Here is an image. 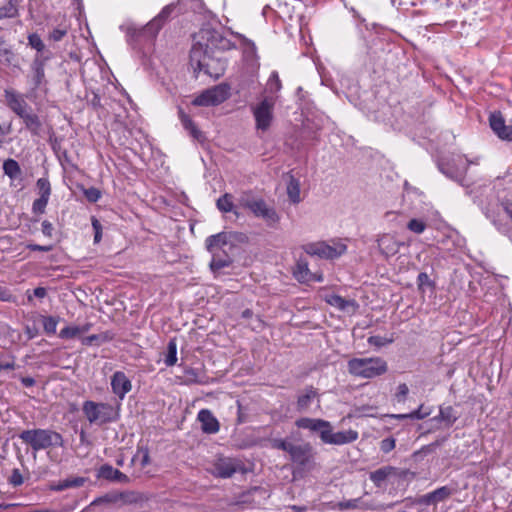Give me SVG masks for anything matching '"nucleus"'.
Masks as SVG:
<instances>
[{"instance_id": "nucleus-53", "label": "nucleus", "mask_w": 512, "mask_h": 512, "mask_svg": "<svg viewBox=\"0 0 512 512\" xmlns=\"http://www.w3.org/2000/svg\"><path fill=\"white\" fill-rule=\"evenodd\" d=\"M8 482L14 486H20L23 484L24 479L19 469L15 468L12 470L11 476L8 479Z\"/></svg>"}, {"instance_id": "nucleus-31", "label": "nucleus", "mask_w": 512, "mask_h": 512, "mask_svg": "<svg viewBox=\"0 0 512 512\" xmlns=\"http://www.w3.org/2000/svg\"><path fill=\"white\" fill-rule=\"evenodd\" d=\"M117 499L122 505H131L143 501L144 497L137 491H123L117 492Z\"/></svg>"}, {"instance_id": "nucleus-58", "label": "nucleus", "mask_w": 512, "mask_h": 512, "mask_svg": "<svg viewBox=\"0 0 512 512\" xmlns=\"http://www.w3.org/2000/svg\"><path fill=\"white\" fill-rule=\"evenodd\" d=\"M15 360L13 356H10L8 360L1 359L0 360V371L3 370H14L15 369Z\"/></svg>"}, {"instance_id": "nucleus-19", "label": "nucleus", "mask_w": 512, "mask_h": 512, "mask_svg": "<svg viewBox=\"0 0 512 512\" xmlns=\"http://www.w3.org/2000/svg\"><path fill=\"white\" fill-rule=\"evenodd\" d=\"M112 392L123 400L132 389V383L122 371H116L111 377Z\"/></svg>"}, {"instance_id": "nucleus-29", "label": "nucleus", "mask_w": 512, "mask_h": 512, "mask_svg": "<svg viewBox=\"0 0 512 512\" xmlns=\"http://www.w3.org/2000/svg\"><path fill=\"white\" fill-rule=\"evenodd\" d=\"M205 34L211 35L210 44H206L207 47L211 46L213 48L228 50L232 48V43L230 40L224 38L221 34L216 31L206 30Z\"/></svg>"}, {"instance_id": "nucleus-18", "label": "nucleus", "mask_w": 512, "mask_h": 512, "mask_svg": "<svg viewBox=\"0 0 512 512\" xmlns=\"http://www.w3.org/2000/svg\"><path fill=\"white\" fill-rule=\"evenodd\" d=\"M295 424L298 428L319 433L322 442L324 437H326L327 429L330 428V422L323 419L300 418Z\"/></svg>"}, {"instance_id": "nucleus-13", "label": "nucleus", "mask_w": 512, "mask_h": 512, "mask_svg": "<svg viewBox=\"0 0 512 512\" xmlns=\"http://www.w3.org/2000/svg\"><path fill=\"white\" fill-rule=\"evenodd\" d=\"M242 470L241 461L230 457H219L213 463L211 473L219 478H230Z\"/></svg>"}, {"instance_id": "nucleus-48", "label": "nucleus", "mask_w": 512, "mask_h": 512, "mask_svg": "<svg viewBox=\"0 0 512 512\" xmlns=\"http://www.w3.org/2000/svg\"><path fill=\"white\" fill-rule=\"evenodd\" d=\"M328 303L341 310H345L346 307L351 303L339 295H332L328 300Z\"/></svg>"}, {"instance_id": "nucleus-25", "label": "nucleus", "mask_w": 512, "mask_h": 512, "mask_svg": "<svg viewBox=\"0 0 512 512\" xmlns=\"http://www.w3.org/2000/svg\"><path fill=\"white\" fill-rule=\"evenodd\" d=\"M23 123L25 124V128L30 131V133L34 136H38L42 127V123L37 114L32 111V108L20 116Z\"/></svg>"}, {"instance_id": "nucleus-45", "label": "nucleus", "mask_w": 512, "mask_h": 512, "mask_svg": "<svg viewBox=\"0 0 512 512\" xmlns=\"http://www.w3.org/2000/svg\"><path fill=\"white\" fill-rule=\"evenodd\" d=\"M407 228L416 234H421L426 229V223L423 220L413 218L408 222Z\"/></svg>"}, {"instance_id": "nucleus-35", "label": "nucleus", "mask_w": 512, "mask_h": 512, "mask_svg": "<svg viewBox=\"0 0 512 512\" xmlns=\"http://www.w3.org/2000/svg\"><path fill=\"white\" fill-rule=\"evenodd\" d=\"M4 173L11 179H15L20 176L21 168L18 162L14 159H7L3 163Z\"/></svg>"}, {"instance_id": "nucleus-5", "label": "nucleus", "mask_w": 512, "mask_h": 512, "mask_svg": "<svg viewBox=\"0 0 512 512\" xmlns=\"http://www.w3.org/2000/svg\"><path fill=\"white\" fill-rule=\"evenodd\" d=\"M271 445L275 449L287 452L290 460L301 467H306L313 461L314 451L310 443H295L287 439H273Z\"/></svg>"}, {"instance_id": "nucleus-20", "label": "nucleus", "mask_w": 512, "mask_h": 512, "mask_svg": "<svg viewBox=\"0 0 512 512\" xmlns=\"http://www.w3.org/2000/svg\"><path fill=\"white\" fill-rule=\"evenodd\" d=\"M380 252L386 257H391L399 252L401 243L391 234H383L377 239Z\"/></svg>"}, {"instance_id": "nucleus-1", "label": "nucleus", "mask_w": 512, "mask_h": 512, "mask_svg": "<svg viewBox=\"0 0 512 512\" xmlns=\"http://www.w3.org/2000/svg\"><path fill=\"white\" fill-rule=\"evenodd\" d=\"M238 203L256 218L263 219L268 225H274L280 220L276 210L269 206L262 197L256 196L252 190L243 191L238 198Z\"/></svg>"}, {"instance_id": "nucleus-2", "label": "nucleus", "mask_w": 512, "mask_h": 512, "mask_svg": "<svg viewBox=\"0 0 512 512\" xmlns=\"http://www.w3.org/2000/svg\"><path fill=\"white\" fill-rule=\"evenodd\" d=\"M19 438L34 451L45 450L50 447H63L64 445L62 435L50 429L23 430L19 434Z\"/></svg>"}, {"instance_id": "nucleus-11", "label": "nucleus", "mask_w": 512, "mask_h": 512, "mask_svg": "<svg viewBox=\"0 0 512 512\" xmlns=\"http://www.w3.org/2000/svg\"><path fill=\"white\" fill-rule=\"evenodd\" d=\"M202 54V44L198 43L194 45L191 49L190 57L193 62L197 63V66L200 71H204L209 76L218 79L224 72V66L223 64L218 61V64L220 65L219 69L216 71H211L210 68L214 62L213 59L209 55H207L206 52H204L203 56Z\"/></svg>"}, {"instance_id": "nucleus-27", "label": "nucleus", "mask_w": 512, "mask_h": 512, "mask_svg": "<svg viewBox=\"0 0 512 512\" xmlns=\"http://www.w3.org/2000/svg\"><path fill=\"white\" fill-rule=\"evenodd\" d=\"M396 474V468L393 466H384L370 473V480L376 487H381L383 483L392 475Z\"/></svg>"}, {"instance_id": "nucleus-6", "label": "nucleus", "mask_w": 512, "mask_h": 512, "mask_svg": "<svg viewBox=\"0 0 512 512\" xmlns=\"http://www.w3.org/2000/svg\"><path fill=\"white\" fill-rule=\"evenodd\" d=\"M174 4L166 5L160 13L155 16L149 23L141 28H131L132 35L137 38L153 39L161 30L165 22L169 19L174 11Z\"/></svg>"}, {"instance_id": "nucleus-55", "label": "nucleus", "mask_w": 512, "mask_h": 512, "mask_svg": "<svg viewBox=\"0 0 512 512\" xmlns=\"http://www.w3.org/2000/svg\"><path fill=\"white\" fill-rule=\"evenodd\" d=\"M0 56L5 57L8 63L13 58V52L6 46L5 40L2 37H0Z\"/></svg>"}, {"instance_id": "nucleus-52", "label": "nucleus", "mask_w": 512, "mask_h": 512, "mask_svg": "<svg viewBox=\"0 0 512 512\" xmlns=\"http://www.w3.org/2000/svg\"><path fill=\"white\" fill-rule=\"evenodd\" d=\"M440 171L445 174L447 177L460 182L461 177H459L458 173H456L448 164H439Z\"/></svg>"}, {"instance_id": "nucleus-32", "label": "nucleus", "mask_w": 512, "mask_h": 512, "mask_svg": "<svg viewBox=\"0 0 512 512\" xmlns=\"http://www.w3.org/2000/svg\"><path fill=\"white\" fill-rule=\"evenodd\" d=\"M212 253V260L210 262V268L213 272H217L225 267H228L231 265L232 260L225 252L224 256H221L219 252L214 251Z\"/></svg>"}, {"instance_id": "nucleus-39", "label": "nucleus", "mask_w": 512, "mask_h": 512, "mask_svg": "<svg viewBox=\"0 0 512 512\" xmlns=\"http://www.w3.org/2000/svg\"><path fill=\"white\" fill-rule=\"evenodd\" d=\"M27 39L28 45L37 51L36 54H46L45 44L37 33L29 34Z\"/></svg>"}, {"instance_id": "nucleus-46", "label": "nucleus", "mask_w": 512, "mask_h": 512, "mask_svg": "<svg viewBox=\"0 0 512 512\" xmlns=\"http://www.w3.org/2000/svg\"><path fill=\"white\" fill-rule=\"evenodd\" d=\"M80 334L79 326H66L61 329L59 337L63 339L74 338Z\"/></svg>"}, {"instance_id": "nucleus-33", "label": "nucleus", "mask_w": 512, "mask_h": 512, "mask_svg": "<svg viewBox=\"0 0 512 512\" xmlns=\"http://www.w3.org/2000/svg\"><path fill=\"white\" fill-rule=\"evenodd\" d=\"M431 409L430 408H426L424 407V405H420L418 407V409L410 412V413H407V414H394L392 415L393 418L395 419H398V420H403V419H418V420H421V419H424L426 417H428L430 414H431Z\"/></svg>"}, {"instance_id": "nucleus-34", "label": "nucleus", "mask_w": 512, "mask_h": 512, "mask_svg": "<svg viewBox=\"0 0 512 512\" xmlns=\"http://www.w3.org/2000/svg\"><path fill=\"white\" fill-rule=\"evenodd\" d=\"M216 206L221 212H233L236 216H239L238 212L234 209L233 196L230 193H225L218 198Z\"/></svg>"}, {"instance_id": "nucleus-36", "label": "nucleus", "mask_w": 512, "mask_h": 512, "mask_svg": "<svg viewBox=\"0 0 512 512\" xmlns=\"http://www.w3.org/2000/svg\"><path fill=\"white\" fill-rule=\"evenodd\" d=\"M287 194L291 202L297 204L301 201L300 185L297 179L291 177L287 186Z\"/></svg>"}, {"instance_id": "nucleus-41", "label": "nucleus", "mask_w": 512, "mask_h": 512, "mask_svg": "<svg viewBox=\"0 0 512 512\" xmlns=\"http://www.w3.org/2000/svg\"><path fill=\"white\" fill-rule=\"evenodd\" d=\"M118 503L117 492H110L100 496L91 502V506H98L102 504H116Z\"/></svg>"}, {"instance_id": "nucleus-17", "label": "nucleus", "mask_w": 512, "mask_h": 512, "mask_svg": "<svg viewBox=\"0 0 512 512\" xmlns=\"http://www.w3.org/2000/svg\"><path fill=\"white\" fill-rule=\"evenodd\" d=\"M452 494L453 489L448 486H442L430 493L419 496L414 500V503L422 505H436L437 503L449 498Z\"/></svg>"}, {"instance_id": "nucleus-10", "label": "nucleus", "mask_w": 512, "mask_h": 512, "mask_svg": "<svg viewBox=\"0 0 512 512\" xmlns=\"http://www.w3.org/2000/svg\"><path fill=\"white\" fill-rule=\"evenodd\" d=\"M229 97L228 88L224 85H217L206 89L196 96L192 101L194 106H217L223 103Z\"/></svg>"}, {"instance_id": "nucleus-23", "label": "nucleus", "mask_w": 512, "mask_h": 512, "mask_svg": "<svg viewBox=\"0 0 512 512\" xmlns=\"http://www.w3.org/2000/svg\"><path fill=\"white\" fill-rule=\"evenodd\" d=\"M178 114L184 129L189 132L190 136L199 142L204 141L205 137L203 133L198 129L190 116L187 115L181 108H179Z\"/></svg>"}, {"instance_id": "nucleus-62", "label": "nucleus", "mask_w": 512, "mask_h": 512, "mask_svg": "<svg viewBox=\"0 0 512 512\" xmlns=\"http://www.w3.org/2000/svg\"><path fill=\"white\" fill-rule=\"evenodd\" d=\"M27 248L31 251H42V252H49L52 250L51 245L43 246V245H38V244H29V245H27Z\"/></svg>"}, {"instance_id": "nucleus-63", "label": "nucleus", "mask_w": 512, "mask_h": 512, "mask_svg": "<svg viewBox=\"0 0 512 512\" xmlns=\"http://www.w3.org/2000/svg\"><path fill=\"white\" fill-rule=\"evenodd\" d=\"M38 329L36 326H26L25 327V334L27 335V338L29 340L34 339L38 335Z\"/></svg>"}, {"instance_id": "nucleus-8", "label": "nucleus", "mask_w": 512, "mask_h": 512, "mask_svg": "<svg viewBox=\"0 0 512 512\" xmlns=\"http://www.w3.org/2000/svg\"><path fill=\"white\" fill-rule=\"evenodd\" d=\"M346 245L337 243L334 246L328 245L325 242L308 243L303 246V250L311 255L318 256L322 259H336L346 252Z\"/></svg>"}, {"instance_id": "nucleus-60", "label": "nucleus", "mask_w": 512, "mask_h": 512, "mask_svg": "<svg viewBox=\"0 0 512 512\" xmlns=\"http://www.w3.org/2000/svg\"><path fill=\"white\" fill-rule=\"evenodd\" d=\"M485 214H486V216H487L489 219H491V220H492V222L494 223V225L497 227V229H498L501 233H503V234H505V235H506V234H508L509 229L507 228V226H506V225H502V224L497 223V221L494 219L493 215H492V214H490V212H489V210H488V209H487V210H485Z\"/></svg>"}, {"instance_id": "nucleus-49", "label": "nucleus", "mask_w": 512, "mask_h": 512, "mask_svg": "<svg viewBox=\"0 0 512 512\" xmlns=\"http://www.w3.org/2000/svg\"><path fill=\"white\" fill-rule=\"evenodd\" d=\"M268 86L272 92H277L281 89V80L276 71H273L268 79Z\"/></svg>"}, {"instance_id": "nucleus-9", "label": "nucleus", "mask_w": 512, "mask_h": 512, "mask_svg": "<svg viewBox=\"0 0 512 512\" xmlns=\"http://www.w3.org/2000/svg\"><path fill=\"white\" fill-rule=\"evenodd\" d=\"M275 102L272 98H264L260 103L252 107L257 130L267 131L273 121Z\"/></svg>"}, {"instance_id": "nucleus-22", "label": "nucleus", "mask_w": 512, "mask_h": 512, "mask_svg": "<svg viewBox=\"0 0 512 512\" xmlns=\"http://www.w3.org/2000/svg\"><path fill=\"white\" fill-rule=\"evenodd\" d=\"M97 477L121 483L130 482V478L126 474L122 473L118 469L113 468L109 464H104L99 468Z\"/></svg>"}, {"instance_id": "nucleus-43", "label": "nucleus", "mask_w": 512, "mask_h": 512, "mask_svg": "<svg viewBox=\"0 0 512 512\" xmlns=\"http://www.w3.org/2000/svg\"><path fill=\"white\" fill-rule=\"evenodd\" d=\"M394 341L393 337L386 338L378 335L370 336L367 340L368 344L371 346H375L377 348L383 347L387 344H390Z\"/></svg>"}, {"instance_id": "nucleus-28", "label": "nucleus", "mask_w": 512, "mask_h": 512, "mask_svg": "<svg viewBox=\"0 0 512 512\" xmlns=\"http://www.w3.org/2000/svg\"><path fill=\"white\" fill-rule=\"evenodd\" d=\"M458 419V415L452 406H441L438 416L433 421H442L447 427H451Z\"/></svg>"}, {"instance_id": "nucleus-54", "label": "nucleus", "mask_w": 512, "mask_h": 512, "mask_svg": "<svg viewBox=\"0 0 512 512\" xmlns=\"http://www.w3.org/2000/svg\"><path fill=\"white\" fill-rule=\"evenodd\" d=\"M396 446V440L393 437H388L380 442V449L384 453H389Z\"/></svg>"}, {"instance_id": "nucleus-16", "label": "nucleus", "mask_w": 512, "mask_h": 512, "mask_svg": "<svg viewBox=\"0 0 512 512\" xmlns=\"http://www.w3.org/2000/svg\"><path fill=\"white\" fill-rule=\"evenodd\" d=\"M5 102L18 117L23 116L31 107L28 105L23 95L14 90L6 89L4 91Z\"/></svg>"}, {"instance_id": "nucleus-15", "label": "nucleus", "mask_w": 512, "mask_h": 512, "mask_svg": "<svg viewBox=\"0 0 512 512\" xmlns=\"http://www.w3.org/2000/svg\"><path fill=\"white\" fill-rule=\"evenodd\" d=\"M358 436V432L353 429L334 432L332 425L330 424V428L327 429L326 437H324L323 443L331 445H344L356 441Z\"/></svg>"}, {"instance_id": "nucleus-42", "label": "nucleus", "mask_w": 512, "mask_h": 512, "mask_svg": "<svg viewBox=\"0 0 512 512\" xmlns=\"http://www.w3.org/2000/svg\"><path fill=\"white\" fill-rule=\"evenodd\" d=\"M43 328L47 334H54L56 332L58 318L53 316H44L42 318Z\"/></svg>"}, {"instance_id": "nucleus-50", "label": "nucleus", "mask_w": 512, "mask_h": 512, "mask_svg": "<svg viewBox=\"0 0 512 512\" xmlns=\"http://www.w3.org/2000/svg\"><path fill=\"white\" fill-rule=\"evenodd\" d=\"M91 223L94 230V243L98 244L102 239V225L94 216L91 218Z\"/></svg>"}, {"instance_id": "nucleus-38", "label": "nucleus", "mask_w": 512, "mask_h": 512, "mask_svg": "<svg viewBox=\"0 0 512 512\" xmlns=\"http://www.w3.org/2000/svg\"><path fill=\"white\" fill-rule=\"evenodd\" d=\"M166 366L170 367L177 362V344L174 339L170 340L167 345V354L164 359Z\"/></svg>"}, {"instance_id": "nucleus-14", "label": "nucleus", "mask_w": 512, "mask_h": 512, "mask_svg": "<svg viewBox=\"0 0 512 512\" xmlns=\"http://www.w3.org/2000/svg\"><path fill=\"white\" fill-rule=\"evenodd\" d=\"M492 131L505 141H512V125H507L501 112L494 111L489 116Z\"/></svg>"}, {"instance_id": "nucleus-26", "label": "nucleus", "mask_w": 512, "mask_h": 512, "mask_svg": "<svg viewBox=\"0 0 512 512\" xmlns=\"http://www.w3.org/2000/svg\"><path fill=\"white\" fill-rule=\"evenodd\" d=\"M318 396L317 390L312 387H306L297 399V410L300 412H305L311 406L313 400Z\"/></svg>"}, {"instance_id": "nucleus-7", "label": "nucleus", "mask_w": 512, "mask_h": 512, "mask_svg": "<svg viewBox=\"0 0 512 512\" xmlns=\"http://www.w3.org/2000/svg\"><path fill=\"white\" fill-rule=\"evenodd\" d=\"M248 237L246 234L241 232H220L215 235L209 236L206 241V248L209 252L223 250L225 252L226 246H233L234 243H246Z\"/></svg>"}, {"instance_id": "nucleus-30", "label": "nucleus", "mask_w": 512, "mask_h": 512, "mask_svg": "<svg viewBox=\"0 0 512 512\" xmlns=\"http://www.w3.org/2000/svg\"><path fill=\"white\" fill-rule=\"evenodd\" d=\"M18 15L17 3L14 0H0V19L14 18Z\"/></svg>"}, {"instance_id": "nucleus-51", "label": "nucleus", "mask_w": 512, "mask_h": 512, "mask_svg": "<svg viewBox=\"0 0 512 512\" xmlns=\"http://www.w3.org/2000/svg\"><path fill=\"white\" fill-rule=\"evenodd\" d=\"M84 195L89 202L95 203L101 198V192L95 187L84 190Z\"/></svg>"}, {"instance_id": "nucleus-57", "label": "nucleus", "mask_w": 512, "mask_h": 512, "mask_svg": "<svg viewBox=\"0 0 512 512\" xmlns=\"http://www.w3.org/2000/svg\"><path fill=\"white\" fill-rule=\"evenodd\" d=\"M66 34V29L56 28L49 33V39L54 42H58L61 41Z\"/></svg>"}, {"instance_id": "nucleus-40", "label": "nucleus", "mask_w": 512, "mask_h": 512, "mask_svg": "<svg viewBox=\"0 0 512 512\" xmlns=\"http://www.w3.org/2000/svg\"><path fill=\"white\" fill-rule=\"evenodd\" d=\"M36 187L38 189L39 196L50 198L51 184H50L48 178H46V177L39 178L36 182Z\"/></svg>"}, {"instance_id": "nucleus-4", "label": "nucleus", "mask_w": 512, "mask_h": 512, "mask_svg": "<svg viewBox=\"0 0 512 512\" xmlns=\"http://www.w3.org/2000/svg\"><path fill=\"white\" fill-rule=\"evenodd\" d=\"M82 411L90 424L98 426L112 423L119 419L118 409L109 403L87 400L82 405Z\"/></svg>"}, {"instance_id": "nucleus-3", "label": "nucleus", "mask_w": 512, "mask_h": 512, "mask_svg": "<svg viewBox=\"0 0 512 512\" xmlns=\"http://www.w3.org/2000/svg\"><path fill=\"white\" fill-rule=\"evenodd\" d=\"M348 372L364 379H371L388 371L387 362L381 357L352 358L347 362Z\"/></svg>"}, {"instance_id": "nucleus-61", "label": "nucleus", "mask_w": 512, "mask_h": 512, "mask_svg": "<svg viewBox=\"0 0 512 512\" xmlns=\"http://www.w3.org/2000/svg\"><path fill=\"white\" fill-rule=\"evenodd\" d=\"M53 224L49 222L48 220H44L42 222V233L47 237H52L53 234Z\"/></svg>"}, {"instance_id": "nucleus-21", "label": "nucleus", "mask_w": 512, "mask_h": 512, "mask_svg": "<svg viewBox=\"0 0 512 512\" xmlns=\"http://www.w3.org/2000/svg\"><path fill=\"white\" fill-rule=\"evenodd\" d=\"M201 423V429L206 434H215L220 429V424L213 413L208 409H202L198 412L197 416Z\"/></svg>"}, {"instance_id": "nucleus-47", "label": "nucleus", "mask_w": 512, "mask_h": 512, "mask_svg": "<svg viewBox=\"0 0 512 512\" xmlns=\"http://www.w3.org/2000/svg\"><path fill=\"white\" fill-rule=\"evenodd\" d=\"M64 481L66 483L67 489L79 488V487L84 486V484L88 481V478L77 476V477L66 478V479H64Z\"/></svg>"}, {"instance_id": "nucleus-59", "label": "nucleus", "mask_w": 512, "mask_h": 512, "mask_svg": "<svg viewBox=\"0 0 512 512\" xmlns=\"http://www.w3.org/2000/svg\"><path fill=\"white\" fill-rule=\"evenodd\" d=\"M447 440V437H442V438H439L437 440H435L434 442L430 443L429 445L423 447V450L426 451V452H433L435 451V449L441 445H443Z\"/></svg>"}, {"instance_id": "nucleus-44", "label": "nucleus", "mask_w": 512, "mask_h": 512, "mask_svg": "<svg viewBox=\"0 0 512 512\" xmlns=\"http://www.w3.org/2000/svg\"><path fill=\"white\" fill-rule=\"evenodd\" d=\"M48 202H49V198L39 196V198L35 199L32 204V212L34 214L45 213V209H46Z\"/></svg>"}, {"instance_id": "nucleus-12", "label": "nucleus", "mask_w": 512, "mask_h": 512, "mask_svg": "<svg viewBox=\"0 0 512 512\" xmlns=\"http://www.w3.org/2000/svg\"><path fill=\"white\" fill-rule=\"evenodd\" d=\"M50 54H36L30 65V81L33 89H38L46 83L45 66L50 60Z\"/></svg>"}, {"instance_id": "nucleus-64", "label": "nucleus", "mask_w": 512, "mask_h": 512, "mask_svg": "<svg viewBox=\"0 0 512 512\" xmlns=\"http://www.w3.org/2000/svg\"><path fill=\"white\" fill-rule=\"evenodd\" d=\"M417 281H418V284H419L420 287L423 286V285H430L431 284L429 276L426 273H424V272L419 273Z\"/></svg>"}, {"instance_id": "nucleus-56", "label": "nucleus", "mask_w": 512, "mask_h": 512, "mask_svg": "<svg viewBox=\"0 0 512 512\" xmlns=\"http://www.w3.org/2000/svg\"><path fill=\"white\" fill-rule=\"evenodd\" d=\"M408 393H409L408 386L405 383H402V384L398 385L395 397L398 402H404L406 400Z\"/></svg>"}, {"instance_id": "nucleus-37", "label": "nucleus", "mask_w": 512, "mask_h": 512, "mask_svg": "<svg viewBox=\"0 0 512 512\" xmlns=\"http://www.w3.org/2000/svg\"><path fill=\"white\" fill-rule=\"evenodd\" d=\"M139 457L142 467H146L150 464V452L147 446L138 444L136 454L132 457L131 462L134 463Z\"/></svg>"}, {"instance_id": "nucleus-24", "label": "nucleus", "mask_w": 512, "mask_h": 512, "mask_svg": "<svg viewBox=\"0 0 512 512\" xmlns=\"http://www.w3.org/2000/svg\"><path fill=\"white\" fill-rule=\"evenodd\" d=\"M293 275L300 283L312 282L313 272L310 271L306 259H298L293 270Z\"/></svg>"}]
</instances>
